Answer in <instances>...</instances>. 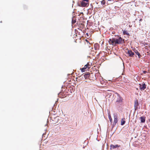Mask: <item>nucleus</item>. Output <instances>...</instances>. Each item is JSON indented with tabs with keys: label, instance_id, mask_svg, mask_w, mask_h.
<instances>
[{
	"label": "nucleus",
	"instance_id": "nucleus-15",
	"mask_svg": "<svg viewBox=\"0 0 150 150\" xmlns=\"http://www.w3.org/2000/svg\"><path fill=\"white\" fill-rule=\"evenodd\" d=\"M81 5L83 7H85L87 5V4L83 1H82L81 2Z\"/></svg>",
	"mask_w": 150,
	"mask_h": 150
},
{
	"label": "nucleus",
	"instance_id": "nucleus-6",
	"mask_svg": "<svg viewBox=\"0 0 150 150\" xmlns=\"http://www.w3.org/2000/svg\"><path fill=\"white\" fill-rule=\"evenodd\" d=\"M108 42L110 44L113 45L114 43L115 44V39L114 38L110 39L108 41Z\"/></svg>",
	"mask_w": 150,
	"mask_h": 150
},
{
	"label": "nucleus",
	"instance_id": "nucleus-16",
	"mask_svg": "<svg viewBox=\"0 0 150 150\" xmlns=\"http://www.w3.org/2000/svg\"><path fill=\"white\" fill-rule=\"evenodd\" d=\"M122 31L123 32V34L124 35H129V34L127 30H122Z\"/></svg>",
	"mask_w": 150,
	"mask_h": 150
},
{
	"label": "nucleus",
	"instance_id": "nucleus-11",
	"mask_svg": "<svg viewBox=\"0 0 150 150\" xmlns=\"http://www.w3.org/2000/svg\"><path fill=\"white\" fill-rule=\"evenodd\" d=\"M114 121L113 122V123L115 125H116L117 123V122L118 120L117 117L116 115H115L114 116Z\"/></svg>",
	"mask_w": 150,
	"mask_h": 150
},
{
	"label": "nucleus",
	"instance_id": "nucleus-18",
	"mask_svg": "<svg viewBox=\"0 0 150 150\" xmlns=\"http://www.w3.org/2000/svg\"><path fill=\"white\" fill-rule=\"evenodd\" d=\"M101 3L103 5H104V4H105V0H104L102 1H101Z\"/></svg>",
	"mask_w": 150,
	"mask_h": 150
},
{
	"label": "nucleus",
	"instance_id": "nucleus-3",
	"mask_svg": "<svg viewBox=\"0 0 150 150\" xmlns=\"http://www.w3.org/2000/svg\"><path fill=\"white\" fill-rule=\"evenodd\" d=\"M127 54L129 57H134V53L131 50H129L128 49H127Z\"/></svg>",
	"mask_w": 150,
	"mask_h": 150
},
{
	"label": "nucleus",
	"instance_id": "nucleus-22",
	"mask_svg": "<svg viewBox=\"0 0 150 150\" xmlns=\"http://www.w3.org/2000/svg\"><path fill=\"white\" fill-rule=\"evenodd\" d=\"M142 21V19H141L139 20V21Z\"/></svg>",
	"mask_w": 150,
	"mask_h": 150
},
{
	"label": "nucleus",
	"instance_id": "nucleus-19",
	"mask_svg": "<svg viewBox=\"0 0 150 150\" xmlns=\"http://www.w3.org/2000/svg\"><path fill=\"white\" fill-rule=\"evenodd\" d=\"M76 21L75 20H72V22L73 23H76Z\"/></svg>",
	"mask_w": 150,
	"mask_h": 150
},
{
	"label": "nucleus",
	"instance_id": "nucleus-12",
	"mask_svg": "<svg viewBox=\"0 0 150 150\" xmlns=\"http://www.w3.org/2000/svg\"><path fill=\"white\" fill-rule=\"evenodd\" d=\"M94 47L95 50H98L99 48V45L98 44L96 43L94 45Z\"/></svg>",
	"mask_w": 150,
	"mask_h": 150
},
{
	"label": "nucleus",
	"instance_id": "nucleus-13",
	"mask_svg": "<svg viewBox=\"0 0 150 150\" xmlns=\"http://www.w3.org/2000/svg\"><path fill=\"white\" fill-rule=\"evenodd\" d=\"M141 122H144L145 121V117H140Z\"/></svg>",
	"mask_w": 150,
	"mask_h": 150
},
{
	"label": "nucleus",
	"instance_id": "nucleus-2",
	"mask_svg": "<svg viewBox=\"0 0 150 150\" xmlns=\"http://www.w3.org/2000/svg\"><path fill=\"white\" fill-rule=\"evenodd\" d=\"M91 66L88 63L85 65L84 67L81 69V71L82 72H83L86 70V69L87 68L88 69H89L91 67Z\"/></svg>",
	"mask_w": 150,
	"mask_h": 150
},
{
	"label": "nucleus",
	"instance_id": "nucleus-10",
	"mask_svg": "<svg viewBox=\"0 0 150 150\" xmlns=\"http://www.w3.org/2000/svg\"><path fill=\"white\" fill-rule=\"evenodd\" d=\"M134 51L135 53L138 55L139 58H140L142 57V56L140 54L137 50L135 49Z\"/></svg>",
	"mask_w": 150,
	"mask_h": 150
},
{
	"label": "nucleus",
	"instance_id": "nucleus-8",
	"mask_svg": "<svg viewBox=\"0 0 150 150\" xmlns=\"http://www.w3.org/2000/svg\"><path fill=\"white\" fill-rule=\"evenodd\" d=\"M120 146V145H118L117 144L115 145L111 144L110 145V149H113L116 148H118Z\"/></svg>",
	"mask_w": 150,
	"mask_h": 150
},
{
	"label": "nucleus",
	"instance_id": "nucleus-9",
	"mask_svg": "<svg viewBox=\"0 0 150 150\" xmlns=\"http://www.w3.org/2000/svg\"><path fill=\"white\" fill-rule=\"evenodd\" d=\"M139 103H138V100L137 99L135 100L134 101V106L135 110L139 106Z\"/></svg>",
	"mask_w": 150,
	"mask_h": 150
},
{
	"label": "nucleus",
	"instance_id": "nucleus-1",
	"mask_svg": "<svg viewBox=\"0 0 150 150\" xmlns=\"http://www.w3.org/2000/svg\"><path fill=\"white\" fill-rule=\"evenodd\" d=\"M115 44H121L125 42L124 39H123L121 37H119L118 39H115Z\"/></svg>",
	"mask_w": 150,
	"mask_h": 150
},
{
	"label": "nucleus",
	"instance_id": "nucleus-21",
	"mask_svg": "<svg viewBox=\"0 0 150 150\" xmlns=\"http://www.w3.org/2000/svg\"><path fill=\"white\" fill-rule=\"evenodd\" d=\"M82 0L83 1H86V2H88V0Z\"/></svg>",
	"mask_w": 150,
	"mask_h": 150
},
{
	"label": "nucleus",
	"instance_id": "nucleus-20",
	"mask_svg": "<svg viewBox=\"0 0 150 150\" xmlns=\"http://www.w3.org/2000/svg\"><path fill=\"white\" fill-rule=\"evenodd\" d=\"M143 72L144 74H146V73H147V72L146 71H143Z\"/></svg>",
	"mask_w": 150,
	"mask_h": 150
},
{
	"label": "nucleus",
	"instance_id": "nucleus-5",
	"mask_svg": "<svg viewBox=\"0 0 150 150\" xmlns=\"http://www.w3.org/2000/svg\"><path fill=\"white\" fill-rule=\"evenodd\" d=\"M123 99L120 96L119 94H117V99L116 102L119 103H120L122 102Z\"/></svg>",
	"mask_w": 150,
	"mask_h": 150
},
{
	"label": "nucleus",
	"instance_id": "nucleus-23",
	"mask_svg": "<svg viewBox=\"0 0 150 150\" xmlns=\"http://www.w3.org/2000/svg\"><path fill=\"white\" fill-rule=\"evenodd\" d=\"M149 122H150V118L149 119Z\"/></svg>",
	"mask_w": 150,
	"mask_h": 150
},
{
	"label": "nucleus",
	"instance_id": "nucleus-4",
	"mask_svg": "<svg viewBox=\"0 0 150 150\" xmlns=\"http://www.w3.org/2000/svg\"><path fill=\"white\" fill-rule=\"evenodd\" d=\"M146 88V85L145 83H143L142 84H139V89L141 91L144 90Z\"/></svg>",
	"mask_w": 150,
	"mask_h": 150
},
{
	"label": "nucleus",
	"instance_id": "nucleus-14",
	"mask_svg": "<svg viewBox=\"0 0 150 150\" xmlns=\"http://www.w3.org/2000/svg\"><path fill=\"white\" fill-rule=\"evenodd\" d=\"M125 119L123 118L121 119V125H123L125 123Z\"/></svg>",
	"mask_w": 150,
	"mask_h": 150
},
{
	"label": "nucleus",
	"instance_id": "nucleus-17",
	"mask_svg": "<svg viewBox=\"0 0 150 150\" xmlns=\"http://www.w3.org/2000/svg\"><path fill=\"white\" fill-rule=\"evenodd\" d=\"M108 117H109V120H110V122H112V120L111 117L110 115H108Z\"/></svg>",
	"mask_w": 150,
	"mask_h": 150
},
{
	"label": "nucleus",
	"instance_id": "nucleus-7",
	"mask_svg": "<svg viewBox=\"0 0 150 150\" xmlns=\"http://www.w3.org/2000/svg\"><path fill=\"white\" fill-rule=\"evenodd\" d=\"M91 75H92V74H90L88 72H87L84 75V76L86 79H90V77Z\"/></svg>",
	"mask_w": 150,
	"mask_h": 150
}]
</instances>
